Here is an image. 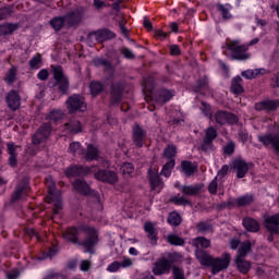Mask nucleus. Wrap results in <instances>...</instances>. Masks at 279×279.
<instances>
[{"mask_svg":"<svg viewBox=\"0 0 279 279\" xmlns=\"http://www.w3.org/2000/svg\"><path fill=\"white\" fill-rule=\"evenodd\" d=\"M196 230L202 234H206V232H213V225L202 221L196 225Z\"/></svg>","mask_w":279,"mask_h":279,"instance_id":"48","label":"nucleus"},{"mask_svg":"<svg viewBox=\"0 0 279 279\" xmlns=\"http://www.w3.org/2000/svg\"><path fill=\"white\" fill-rule=\"evenodd\" d=\"M169 258L170 260L165 257L157 259V262L155 263V267L153 268V274H155V276H162L165 274H170L171 264L175 263L178 258H182V256H180V254L178 253H174V254H171Z\"/></svg>","mask_w":279,"mask_h":279,"instance_id":"5","label":"nucleus"},{"mask_svg":"<svg viewBox=\"0 0 279 279\" xmlns=\"http://www.w3.org/2000/svg\"><path fill=\"white\" fill-rule=\"evenodd\" d=\"M69 151L74 156H83L84 148H82V145L78 142H74L70 144Z\"/></svg>","mask_w":279,"mask_h":279,"instance_id":"45","label":"nucleus"},{"mask_svg":"<svg viewBox=\"0 0 279 279\" xmlns=\"http://www.w3.org/2000/svg\"><path fill=\"white\" fill-rule=\"evenodd\" d=\"M178 154V146L170 144L163 149V158H167L168 160H173L175 158V155Z\"/></svg>","mask_w":279,"mask_h":279,"instance_id":"40","label":"nucleus"},{"mask_svg":"<svg viewBox=\"0 0 279 279\" xmlns=\"http://www.w3.org/2000/svg\"><path fill=\"white\" fill-rule=\"evenodd\" d=\"M7 147L10 156H19L16 151L20 148V146L14 145L13 143H9L7 144Z\"/></svg>","mask_w":279,"mask_h":279,"instance_id":"57","label":"nucleus"},{"mask_svg":"<svg viewBox=\"0 0 279 279\" xmlns=\"http://www.w3.org/2000/svg\"><path fill=\"white\" fill-rule=\"evenodd\" d=\"M63 239L73 243L74 245H80L84 247L85 252L88 254H95V245L99 243V234L95 227H71L63 232Z\"/></svg>","mask_w":279,"mask_h":279,"instance_id":"1","label":"nucleus"},{"mask_svg":"<svg viewBox=\"0 0 279 279\" xmlns=\"http://www.w3.org/2000/svg\"><path fill=\"white\" fill-rule=\"evenodd\" d=\"M52 75L59 93H61V95H69V77L64 75V70H62V66H52Z\"/></svg>","mask_w":279,"mask_h":279,"instance_id":"6","label":"nucleus"},{"mask_svg":"<svg viewBox=\"0 0 279 279\" xmlns=\"http://www.w3.org/2000/svg\"><path fill=\"white\" fill-rule=\"evenodd\" d=\"M193 247H196L195 254L197 252H204V250H208L210 246V240L206 239L205 236H198L192 240Z\"/></svg>","mask_w":279,"mask_h":279,"instance_id":"22","label":"nucleus"},{"mask_svg":"<svg viewBox=\"0 0 279 279\" xmlns=\"http://www.w3.org/2000/svg\"><path fill=\"white\" fill-rule=\"evenodd\" d=\"M132 141L135 147L141 149L145 145V141H147V131L143 126L134 124L132 129Z\"/></svg>","mask_w":279,"mask_h":279,"instance_id":"10","label":"nucleus"},{"mask_svg":"<svg viewBox=\"0 0 279 279\" xmlns=\"http://www.w3.org/2000/svg\"><path fill=\"white\" fill-rule=\"evenodd\" d=\"M175 167V159H171L165 163L161 169L160 175H165V178H169L171 175V170Z\"/></svg>","mask_w":279,"mask_h":279,"instance_id":"42","label":"nucleus"},{"mask_svg":"<svg viewBox=\"0 0 279 279\" xmlns=\"http://www.w3.org/2000/svg\"><path fill=\"white\" fill-rule=\"evenodd\" d=\"M233 204H234V206H238V208L251 206V204H254V195L245 194L243 196H239L238 198H235Z\"/></svg>","mask_w":279,"mask_h":279,"instance_id":"28","label":"nucleus"},{"mask_svg":"<svg viewBox=\"0 0 279 279\" xmlns=\"http://www.w3.org/2000/svg\"><path fill=\"white\" fill-rule=\"evenodd\" d=\"M85 160H99V150L93 145L87 146L86 153L83 154Z\"/></svg>","mask_w":279,"mask_h":279,"instance_id":"32","label":"nucleus"},{"mask_svg":"<svg viewBox=\"0 0 279 279\" xmlns=\"http://www.w3.org/2000/svg\"><path fill=\"white\" fill-rule=\"evenodd\" d=\"M7 104L9 108H11V110H19V108L21 107V96L19 95V92L11 90L8 94Z\"/></svg>","mask_w":279,"mask_h":279,"instance_id":"19","label":"nucleus"},{"mask_svg":"<svg viewBox=\"0 0 279 279\" xmlns=\"http://www.w3.org/2000/svg\"><path fill=\"white\" fill-rule=\"evenodd\" d=\"M65 16V25L69 27H73V25H77L82 19H84V11L82 10H75Z\"/></svg>","mask_w":279,"mask_h":279,"instance_id":"17","label":"nucleus"},{"mask_svg":"<svg viewBox=\"0 0 279 279\" xmlns=\"http://www.w3.org/2000/svg\"><path fill=\"white\" fill-rule=\"evenodd\" d=\"M170 53L171 56H180V47L178 45L170 46Z\"/></svg>","mask_w":279,"mask_h":279,"instance_id":"64","label":"nucleus"},{"mask_svg":"<svg viewBox=\"0 0 279 279\" xmlns=\"http://www.w3.org/2000/svg\"><path fill=\"white\" fill-rule=\"evenodd\" d=\"M87 37L95 38V40H97V43H104L106 40H112V38H116L117 35L108 28H102V29H98V31L89 33Z\"/></svg>","mask_w":279,"mask_h":279,"instance_id":"13","label":"nucleus"},{"mask_svg":"<svg viewBox=\"0 0 279 279\" xmlns=\"http://www.w3.org/2000/svg\"><path fill=\"white\" fill-rule=\"evenodd\" d=\"M52 130L51 122H44L32 136L33 145H40L41 143L49 141Z\"/></svg>","mask_w":279,"mask_h":279,"instance_id":"7","label":"nucleus"},{"mask_svg":"<svg viewBox=\"0 0 279 279\" xmlns=\"http://www.w3.org/2000/svg\"><path fill=\"white\" fill-rule=\"evenodd\" d=\"M64 24H66L65 16L54 17L50 21V25H51V27H53V29L56 32H60V29H62V27H64Z\"/></svg>","mask_w":279,"mask_h":279,"instance_id":"41","label":"nucleus"},{"mask_svg":"<svg viewBox=\"0 0 279 279\" xmlns=\"http://www.w3.org/2000/svg\"><path fill=\"white\" fill-rule=\"evenodd\" d=\"M217 177L209 183L208 185V191L211 195H216L217 194Z\"/></svg>","mask_w":279,"mask_h":279,"instance_id":"58","label":"nucleus"},{"mask_svg":"<svg viewBox=\"0 0 279 279\" xmlns=\"http://www.w3.org/2000/svg\"><path fill=\"white\" fill-rule=\"evenodd\" d=\"M278 100H264L255 104V110H257V112L263 110H266V112H274L275 110H278Z\"/></svg>","mask_w":279,"mask_h":279,"instance_id":"16","label":"nucleus"},{"mask_svg":"<svg viewBox=\"0 0 279 279\" xmlns=\"http://www.w3.org/2000/svg\"><path fill=\"white\" fill-rule=\"evenodd\" d=\"M170 202H172V204H175L177 206H187L189 204H191V202L184 196H173Z\"/></svg>","mask_w":279,"mask_h":279,"instance_id":"52","label":"nucleus"},{"mask_svg":"<svg viewBox=\"0 0 279 279\" xmlns=\"http://www.w3.org/2000/svg\"><path fill=\"white\" fill-rule=\"evenodd\" d=\"M92 64L96 68L104 66L105 71H112V62L104 59V58H94L92 60Z\"/></svg>","mask_w":279,"mask_h":279,"instance_id":"34","label":"nucleus"},{"mask_svg":"<svg viewBox=\"0 0 279 279\" xmlns=\"http://www.w3.org/2000/svg\"><path fill=\"white\" fill-rule=\"evenodd\" d=\"M25 191H27V183L19 184L12 194L11 202H19V199L23 198L25 195Z\"/></svg>","mask_w":279,"mask_h":279,"instance_id":"33","label":"nucleus"},{"mask_svg":"<svg viewBox=\"0 0 279 279\" xmlns=\"http://www.w3.org/2000/svg\"><path fill=\"white\" fill-rule=\"evenodd\" d=\"M16 73H19V70L16 69V66H12L5 77L4 81L7 82V84H14V82H16Z\"/></svg>","mask_w":279,"mask_h":279,"instance_id":"44","label":"nucleus"},{"mask_svg":"<svg viewBox=\"0 0 279 279\" xmlns=\"http://www.w3.org/2000/svg\"><path fill=\"white\" fill-rule=\"evenodd\" d=\"M236 147V145L234 144V142H230L228 143L225 147H223V154L226 156H232V154H234V148Z\"/></svg>","mask_w":279,"mask_h":279,"instance_id":"54","label":"nucleus"},{"mask_svg":"<svg viewBox=\"0 0 279 279\" xmlns=\"http://www.w3.org/2000/svg\"><path fill=\"white\" fill-rule=\"evenodd\" d=\"M46 186L48 189L46 202L48 204H53V215H58L62 210V193L56 190V181H53V177L46 178Z\"/></svg>","mask_w":279,"mask_h":279,"instance_id":"3","label":"nucleus"},{"mask_svg":"<svg viewBox=\"0 0 279 279\" xmlns=\"http://www.w3.org/2000/svg\"><path fill=\"white\" fill-rule=\"evenodd\" d=\"M121 269V263L113 262L107 267V271H110L111 274H114V271H119Z\"/></svg>","mask_w":279,"mask_h":279,"instance_id":"59","label":"nucleus"},{"mask_svg":"<svg viewBox=\"0 0 279 279\" xmlns=\"http://www.w3.org/2000/svg\"><path fill=\"white\" fill-rule=\"evenodd\" d=\"M264 226L270 234L279 233V214H275L272 216H268L264 220Z\"/></svg>","mask_w":279,"mask_h":279,"instance_id":"14","label":"nucleus"},{"mask_svg":"<svg viewBox=\"0 0 279 279\" xmlns=\"http://www.w3.org/2000/svg\"><path fill=\"white\" fill-rule=\"evenodd\" d=\"M168 223H170V226H180V223H182V217H180V214L177 211H172L168 216Z\"/></svg>","mask_w":279,"mask_h":279,"instance_id":"46","label":"nucleus"},{"mask_svg":"<svg viewBox=\"0 0 279 279\" xmlns=\"http://www.w3.org/2000/svg\"><path fill=\"white\" fill-rule=\"evenodd\" d=\"M244 92L243 78H241V76L233 77L231 82V93H233V95H241Z\"/></svg>","mask_w":279,"mask_h":279,"instance_id":"29","label":"nucleus"},{"mask_svg":"<svg viewBox=\"0 0 279 279\" xmlns=\"http://www.w3.org/2000/svg\"><path fill=\"white\" fill-rule=\"evenodd\" d=\"M222 49H228L232 53V60H250L247 53V46L241 45L239 40H229L225 44Z\"/></svg>","mask_w":279,"mask_h":279,"instance_id":"4","label":"nucleus"},{"mask_svg":"<svg viewBox=\"0 0 279 279\" xmlns=\"http://www.w3.org/2000/svg\"><path fill=\"white\" fill-rule=\"evenodd\" d=\"M120 53H122V56H124V58H126L128 60H134V58H136V56H134V52H132V50H130L129 48H121Z\"/></svg>","mask_w":279,"mask_h":279,"instance_id":"55","label":"nucleus"},{"mask_svg":"<svg viewBox=\"0 0 279 279\" xmlns=\"http://www.w3.org/2000/svg\"><path fill=\"white\" fill-rule=\"evenodd\" d=\"M120 171L122 175L128 178L129 175H132L134 173V165H132L131 162H124L121 166Z\"/></svg>","mask_w":279,"mask_h":279,"instance_id":"47","label":"nucleus"},{"mask_svg":"<svg viewBox=\"0 0 279 279\" xmlns=\"http://www.w3.org/2000/svg\"><path fill=\"white\" fill-rule=\"evenodd\" d=\"M19 276H21V272L19 270H11V271L7 272L8 279H16V278H19Z\"/></svg>","mask_w":279,"mask_h":279,"instance_id":"63","label":"nucleus"},{"mask_svg":"<svg viewBox=\"0 0 279 279\" xmlns=\"http://www.w3.org/2000/svg\"><path fill=\"white\" fill-rule=\"evenodd\" d=\"M204 90H208V78H201L197 81L195 92L196 93H204Z\"/></svg>","mask_w":279,"mask_h":279,"instance_id":"50","label":"nucleus"},{"mask_svg":"<svg viewBox=\"0 0 279 279\" xmlns=\"http://www.w3.org/2000/svg\"><path fill=\"white\" fill-rule=\"evenodd\" d=\"M73 187L75 191H77V193H81V195H90V185H88V183L82 179H76L73 182Z\"/></svg>","mask_w":279,"mask_h":279,"instance_id":"25","label":"nucleus"},{"mask_svg":"<svg viewBox=\"0 0 279 279\" xmlns=\"http://www.w3.org/2000/svg\"><path fill=\"white\" fill-rule=\"evenodd\" d=\"M250 252H252V242H250V240H246L240 246L236 258H245V256H247Z\"/></svg>","mask_w":279,"mask_h":279,"instance_id":"36","label":"nucleus"},{"mask_svg":"<svg viewBox=\"0 0 279 279\" xmlns=\"http://www.w3.org/2000/svg\"><path fill=\"white\" fill-rule=\"evenodd\" d=\"M123 97V83L111 84V98L114 104H119Z\"/></svg>","mask_w":279,"mask_h":279,"instance_id":"23","label":"nucleus"},{"mask_svg":"<svg viewBox=\"0 0 279 279\" xmlns=\"http://www.w3.org/2000/svg\"><path fill=\"white\" fill-rule=\"evenodd\" d=\"M202 189H204V184L182 185L179 187L181 193L187 197L199 195V193H202Z\"/></svg>","mask_w":279,"mask_h":279,"instance_id":"20","label":"nucleus"},{"mask_svg":"<svg viewBox=\"0 0 279 279\" xmlns=\"http://www.w3.org/2000/svg\"><path fill=\"white\" fill-rule=\"evenodd\" d=\"M209 119L218 123V125H226V123L234 125V123H239V117L236 114L223 110L216 111Z\"/></svg>","mask_w":279,"mask_h":279,"instance_id":"8","label":"nucleus"},{"mask_svg":"<svg viewBox=\"0 0 279 279\" xmlns=\"http://www.w3.org/2000/svg\"><path fill=\"white\" fill-rule=\"evenodd\" d=\"M144 231L148 234V239L151 241L153 245H156V242L158 241V230H156V227L147 221L144 225Z\"/></svg>","mask_w":279,"mask_h":279,"instance_id":"27","label":"nucleus"},{"mask_svg":"<svg viewBox=\"0 0 279 279\" xmlns=\"http://www.w3.org/2000/svg\"><path fill=\"white\" fill-rule=\"evenodd\" d=\"M65 130L71 134H80L82 132V124L77 120H71L65 124Z\"/></svg>","mask_w":279,"mask_h":279,"instance_id":"38","label":"nucleus"},{"mask_svg":"<svg viewBox=\"0 0 279 279\" xmlns=\"http://www.w3.org/2000/svg\"><path fill=\"white\" fill-rule=\"evenodd\" d=\"M181 169L182 173H184L186 178H191V175L197 171V166L189 160H184L181 162Z\"/></svg>","mask_w":279,"mask_h":279,"instance_id":"30","label":"nucleus"},{"mask_svg":"<svg viewBox=\"0 0 279 279\" xmlns=\"http://www.w3.org/2000/svg\"><path fill=\"white\" fill-rule=\"evenodd\" d=\"M228 171H230V167L228 165L222 166L217 173V178H219L220 180H223V178L228 175Z\"/></svg>","mask_w":279,"mask_h":279,"instance_id":"56","label":"nucleus"},{"mask_svg":"<svg viewBox=\"0 0 279 279\" xmlns=\"http://www.w3.org/2000/svg\"><path fill=\"white\" fill-rule=\"evenodd\" d=\"M196 259L203 267H210L213 276H217V274L225 271V269L230 267L232 256L229 253H225L221 257H214L206 251H197Z\"/></svg>","mask_w":279,"mask_h":279,"instance_id":"2","label":"nucleus"},{"mask_svg":"<svg viewBox=\"0 0 279 279\" xmlns=\"http://www.w3.org/2000/svg\"><path fill=\"white\" fill-rule=\"evenodd\" d=\"M245 80H255L259 75H265V69L246 70L241 73Z\"/></svg>","mask_w":279,"mask_h":279,"instance_id":"37","label":"nucleus"},{"mask_svg":"<svg viewBox=\"0 0 279 279\" xmlns=\"http://www.w3.org/2000/svg\"><path fill=\"white\" fill-rule=\"evenodd\" d=\"M172 97H173V92L169 89H159L154 95V98L158 104H167V101L171 100Z\"/></svg>","mask_w":279,"mask_h":279,"instance_id":"24","label":"nucleus"},{"mask_svg":"<svg viewBox=\"0 0 279 279\" xmlns=\"http://www.w3.org/2000/svg\"><path fill=\"white\" fill-rule=\"evenodd\" d=\"M242 223L247 232H258L260 230V223L252 217H245Z\"/></svg>","mask_w":279,"mask_h":279,"instance_id":"26","label":"nucleus"},{"mask_svg":"<svg viewBox=\"0 0 279 279\" xmlns=\"http://www.w3.org/2000/svg\"><path fill=\"white\" fill-rule=\"evenodd\" d=\"M217 10L221 14L223 21H230L232 19V14L230 10H232V5L230 4H217Z\"/></svg>","mask_w":279,"mask_h":279,"instance_id":"35","label":"nucleus"},{"mask_svg":"<svg viewBox=\"0 0 279 279\" xmlns=\"http://www.w3.org/2000/svg\"><path fill=\"white\" fill-rule=\"evenodd\" d=\"M65 104L70 114H75V112H85L86 110V102L80 95L70 96Z\"/></svg>","mask_w":279,"mask_h":279,"instance_id":"9","label":"nucleus"},{"mask_svg":"<svg viewBox=\"0 0 279 279\" xmlns=\"http://www.w3.org/2000/svg\"><path fill=\"white\" fill-rule=\"evenodd\" d=\"M90 173V168L82 166H71L65 170V175L68 178H83Z\"/></svg>","mask_w":279,"mask_h":279,"instance_id":"15","label":"nucleus"},{"mask_svg":"<svg viewBox=\"0 0 279 279\" xmlns=\"http://www.w3.org/2000/svg\"><path fill=\"white\" fill-rule=\"evenodd\" d=\"M148 180L150 182V186L153 190L155 189H162L163 183L162 180L160 179V175L158 174V170L150 168L148 169Z\"/></svg>","mask_w":279,"mask_h":279,"instance_id":"18","label":"nucleus"},{"mask_svg":"<svg viewBox=\"0 0 279 279\" xmlns=\"http://www.w3.org/2000/svg\"><path fill=\"white\" fill-rule=\"evenodd\" d=\"M217 138V129L214 126H209L205 130V137L199 146L202 151H210L213 150V141Z\"/></svg>","mask_w":279,"mask_h":279,"instance_id":"11","label":"nucleus"},{"mask_svg":"<svg viewBox=\"0 0 279 279\" xmlns=\"http://www.w3.org/2000/svg\"><path fill=\"white\" fill-rule=\"evenodd\" d=\"M90 260L88 259H84L81 262V266H80V269L81 271H88L90 269Z\"/></svg>","mask_w":279,"mask_h":279,"instance_id":"62","label":"nucleus"},{"mask_svg":"<svg viewBox=\"0 0 279 279\" xmlns=\"http://www.w3.org/2000/svg\"><path fill=\"white\" fill-rule=\"evenodd\" d=\"M94 178L100 182H107L108 184H117L119 182L117 172L111 170H99L94 174Z\"/></svg>","mask_w":279,"mask_h":279,"instance_id":"12","label":"nucleus"},{"mask_svg":"<svg viewBox=\"0 0 279 279\" xmlns=\"http://www.w3.org/2000/svg\"><path fill=\"white\" fill-rule=\"evenodd\" d=\"M19 29V24H2L0 25V36H9Z\"/></svg>","mask_w":279,"mask_h":279,"instance_id":"39","label":"nucleus"},{"mask_svg":"<svg viewBox=\"0 0 279 279\" xmlns=\"http://www.w3.org/2000/svg\"><path fill=\"white\" fill-rule=\"evenodd\" d=\"M37 77L41 82L49 80V71H47V69L40 70L39 73L37 74Z\"/></svg>","mask_w":279,"mask_h":279,"instance_id":"61","label":"nucleus"},{"mask_svg":"<svg viewBox=\"0 0 279 279\" xmlns=\"http://www.w3.org/2000/svg\"><path fill=\"white\" fill-rule=\"evenodd\" d=\"M62 117H64V112H62V110H53L49 113L48 119L54 123H58Z\"/></svg>","mask_w":279,"mask_h":279,"instance_id":"51","label":"nucleus"},{"mask_svg":"<svg viewBox=\"0 0 279 279\" xmlns=\"http://www.w3.org/2000/svg\"><path fill=\"white\" fill-rule=\"evenodd\" d=\"M31 69H39L43 65V57L40 53L34 56L28 62Z\"/></svg>","mask_w":279,"mask_h":279,"instance_id":"49","label":"nucleus"},{"mask_svg":"<svg viewBox=\"0 0 279 279\" xmlns=\"http://www.w3.org/2000/svg\"><path fill=\"white\" fill-rule=\"evenodd\" d=\"M168 242L170 243V245H184V239L178 235H169Z\"/></svg>","mask_w":279,"mask_h":279,"instance_id":"53","label":"nucleus"},{"mask_svg":"<svg viewBox=\"0 0 279 279\" xmlns=\"http://www.w3.org/2000/svg\"><path fill=\"white\" fill-rule=\"evenodd\" d=\"M89 89H90L93 97H97V95H99V93H104V85L97 81H93L89 84Z\"/></svg>","mask_w":279,"mask_h":279,"instance_id":"43","label":"nucleus"},{"mask_svg":"<svg viewBox=\"0 0 279 279\" xmlns=\"http://www.w3.org/2000/svg\"><path fill=\"white\" fill-rule=\"evenodd\" d=\"M235 265L241 274H247L252 268V264L245 260V257H236Z\"/></svg>","mask_w":279,"mask_h":279,"instance_id":"31","label":"nucleus"},{"mask_svg":"<svg viewBox=\"0 0 279 279\" xmlns=\"http://www.w3.org/2000/svg\"><path fill=\"white\" fill-rule=\"evenodd\" d=\"M233 169H235L238 178H245L247 171H250V166L243 159H235Z\"/></svg>","mask_w":279,"mask_h":279,"instance_id":"21","label":"nucleus"},{"mask_svg":"<svg viewBox=\"0 0 279 279\" xmlns=\"http://www.w3.org/2000/svg\"><path fill=\"white\" fill-rule=\"evenodd\" d=\"M201 110L204 112L205 117H213V114H210V105H208L206 101H202Z\"/></svg>","mask_w":279,"mask_h":279,"instance_id":"60","label":"nucleus"}]
</instances>
